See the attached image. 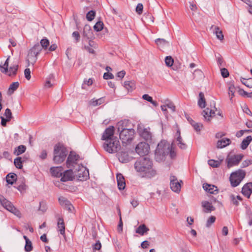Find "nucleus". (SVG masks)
<instances>
[{
    "label": "nucleus",
    "instance_id": "42",
    "mask_svg": "<svg viewBox=\"0 0 252 252\" xmlns=\"http://www.w3.org/2000/svg\"><path fill=\"white\" fill-rule=\"evenodd\" d=\"M94 28L95 31L99 32L101 31L103 28V23L101 21H98L94 26Z\"/></svg>",
    "mask_w": 252,
    "mask_h": 252
},
{
    "label": "nucleus",
    "instance_id": "13",
    "mask_svg": "<svg viewBox=\"0 0 252 252\" xmlns=\"http://www.w3.org/2000/svg\"><path fill=\"white\" fill-rule=\"evenodd\" d=\"M78 159V155L72 152L69 155L66 160V166L70 168L76 164V161Z\"/></svg>",
    "mask_w": 252,
    "mask_h": 252
},
{
    "label": "nucleus",
    "instance_id": "34",
    "mask_svg": "<svg viewBox=\"0 0 252 252\" xmlns=\"http://www.w3.org/2000/svg\"><path fill=\"white\" fill-rule=\"evenodd\" d=\"M26 150V147L24 145H21L15 148L13 154L16 156H19L24 153Z\"/></svg>",
    "mask_w": 252,
    "mask_h": 252
},
{
    "label": "nucleus",
    "instance_id": "5",
    "mask_svg": "<svg viewBox=\"0 0 252 252\" xmlns=\"http://www.w3.org/2000/svg\"><path fill=\"white\" fill-rule=\"evenodd\" d=\"M245 171L242 169H239L232 173L230 176V181L231 186L233 187L238 186L245 178Z\"/></svg>",
    "mask_w": 252,
    "mask_h": 252
},
{
    "label": "nucleus",
    "instance_id": "63",
    "mask_svg": "<svg viewBox=\"0 0 252 252\" xmlns=\"http://www.w3.org/2000/svg\"><path fill=\"white\" fill-rule=\"evenodd\" d=\"M101 248V244L99 241H98L93 246V249L95 250H99Z\"/></svg>",
    "mask_w": 252,
    "mask_h": 252
},
{
    "label": "nucleus",
    "instance_id": "39",
    "mask_svg": "<svg viewBox=\"0 0 252 252\" xmlns=\"http://www.w3.org/2000/svg\"><path fill=\"white\" fill-rule=\"evenodd\" d=\"M235 87L234 85H230L228 88V94L230 96V100H232V98L234 96L235 92Z\"/></svg>",
    "mask_w": 252,
    "mask_h": 252
},
{
    "label": "nucleus",
    "instance_id": "6",
    "mask_svg": "<svg viewBox=\"0 0 252 252\" xmlns=\"http://www.w3.org/2000/svg\"><path fill=\"white\" fill-rule=\"evenodd\" d=\"M103 147L109 153H116L121 148L120 142L116 138L106 141L104 143Z\"/></svg>",
    "mask_w": 252,
    "mask_h": 252
},
{
    "label": "nucleus",
    "instance_id": "38",
    "mask_svg": "<svg viewBox=\"0 0 252 252\" xmlns=\"http://www.w3.org/2000/svg\"><path fill=\"white\" fill-rule=\"evenodd\" d=\"M22 158L19 157L14 159V164L15 167L18 169H22L23 167V162L22 161Z\"/></svg>",
    "mask_w": 252,
    "mask_h": 252
},
{
    "label": "nucleus",
    "instance_id": "4",
    "mask_svg": "<svg viewBox=\"0 0 252 252\" xmlns=\"http://www.w3.org/2000/svg\"><path fill=\"white\" fill-rule=\"evenodd\" d=\"M67 153V150L63 145L56 144L54 149V161L58 164L62 163L64 160Z\"/></svg>",
    "mask_w": 252,
    "mask_h": 252
},
{
    "label": "nucleus",
    "instance_id": "44",
    "mask_svg": "<svg viewBox=\"0 0 252 252\" xmlns=\"http://www.w3.org/2000/svg\"><path fill=\"white\" fill-rule=\"evenodd\" d=\"M37 59V57H34L33 56H30V54H28L27 60V61L28 62V65H30V63H31L33 65L36 62Z\"/></svg>",
    "mask_w": 252,
    "mask_h": 252
},
{
    "label": "nucleus",
    "instance_id": "61",
    "mask_svg": "<svg viewBox=\"0 0 252 252\" xmlns=\"http://www.w3.org/2000/svg\"><path fill=\"white\" fill-rule=\"evenodd\" d=\"M252 164V160L246 159L244 160L242 163V167L244 168L248 167L249 165Z\"/></svg>",
    "mask_w": 252,
    "mask_h": 252
},
{
    "label": "nucleus",
    "instance_id": "57",
    "mask_svg": "<svg viewBox=\"0 0 252 252\" xmlns=\"http://www.w3.org/2000/svg\"><path fill=\"white\" fill-rule=\"evenodd\" d=\"M47 205L46 204L42 202L40 203L39 210L42 211V212H45L47 210Z\"/></svg>",
    "mask_w": 252,
    "mask_h": 252
},
{
    "label": "nucleus",
    "instance_id": "29",
    "mask_svg": "<svg viewBox=\"0 0 252 252\" xmlns=\"http://www.w3.org/2000/svg\"><path fill=\"white\" fill-rule=\"evenodd\" d=\"M6 182L8 184L13 185L17 180V175L13 173H10L7 175Z\"/></svg>",
    "mask_w": 252,
    "mask_h": 252
},
{
    "label": "nucleus",
    "instance_id": "11",
    "mask_svg": "<svg viewBox=\"0 0 252 252\" xmlns=\"http://www.w3.org/2000/svg\"><path fill=\"white\" fill-rule=\"evenodd\" d=\"M114 127L113 126H110L104 131L101 139L106 142V141L110 140V139H115L116 138L114 136Z\"/></svg>",
    "mask_w": 252,
    "mask_h": 252
},
{
    "label": "nucleus",
    "instance_id": "36",
    "mask_svg": "<svg viewBox=\"0 0 252 252\" xmlns=\"http://www.w3.org/2000/svg\"><path fill=\"white\" fill-rule=\"evenodd\" d=\"M199 97V99L198 101V105L201 108H204L205 107L206 101L204 94L202 92H200Z\"/></svg>",
    "mask_w": 252,
    "mask_h": 252
},
{
    "label": "nucleus",
    "instance_id": "60",
    "mask_svg": "<svg viewBox=\"0 0 252 252\" xmlns=\"http://www.w3.org/2000/svg\"><path fill=\"white\" fill-rule=\"evenodd\" d=\"M114 78V75L111 73L105 72L103 74V78L107 80L109 79H113Z\"/></svg>",
    "mask_w": 252,
    "mask_h": 252
},
{
    "label": "nucleus",
    "instance_id": "16",
    "mask_svg": "<svg viewBox=\"0 0 252 252\" xmlns=\"http://www.w3.org/2000/svg\"><path fill=\"white\" fill-rule=\"evenodd\" d=\"M203 189L207 192L210 194H217L219 192L217 187L211 184L204 183L203 185Z\"/></svg>",
    "mask_w": 252,
    "mask_h": 252
},
{
    "label": "nucleus",
    "instance_id": "23",
    "mask_svg": "<svg viewBox=\"0 0 252 252\" xmlns=\"http://www.w3.org/2000/svg\"><path fill=\"white\" fill-rule=\"evenodd\" d=\"M215 113L214 110L210 109L209 108H207L203 111L202 115L203 116L205 120L209 121L210 118L214 116Z\"/></svg>",
    "mask_w": 252,
    "mask_h": 252
},
{
    "label": "nucleus",
    "instance_id": "7",
    "mask_svg": "<svg viewBox=\"0 0 252 252\" xmlns=\"http://www.w3.org/2000/svg\"><path fill=\"white\" fill-rule=\"evenodd\" d=\"M244 157V155L242 154L228 155L226 159L227 166L228 168L231 167L238 165Z\"/></svg>",
    "mask_w": 252,
    "mask_h": 252
},
{
    "label": "nucleus",
    "instance_id": "58",
    "mask_svg": "<svg viewBox=\"0 0 252 252\" xmlns=\"http://www.w3.org/2000/svg\"><path fill=\"white\" fill-rule=\"evenodd\" d=\"M143 6L142 3H138L136 7V11L138 14H141L142 13Z\"/></svg>",
    "mask_w": 252,
    "mask_h": 252
},
{
    "label": "nucleus",
    "instance_id": "50",
    "mask_svg": "<svg viewBox=\"0 0 252 252\" xmlns=\"http://www.w3.org/2000/svg\"><path fill=\"white\" fill-rule=\"evenodd\" d=\"M239 94L243 96L252 98V92L248 93L244 91L243 89H240L239 91Z\"/></svg>",
    "mask_w": 252,
    "mask_h": 252
},
{
    "label": "nucleus",
    "instance_id": "21",
    "mask_svg": "<svg viewBox=\"0 0 252 252\" xmlns=\"http://www.w3.org/2000/svg\"><path fill=\"white\" fill-rule=\"evenodd\" d=\"M57 226L60 234L64 236L65 235V224L63 218H59L58 219Z\"/></svg>",
    "mask_w": 252,
    "mask_h": 252
},
{
    "label": "nucleus",
    "instance_id": "17",
    "mask_svg": "<svg viewBox=\"0 0 252 252\" xmlns=\"http://www.w3.org/2000/svg\"><path fill=\"white\" fill-rule=\"evenodd\" d=\"M59 201L60 205L64 207H65L66 209H67L69 211H71L72 209L73 208V206L71 204L69 201H68L67 199H66L64 197H60L59 198Z\"/></svg>",
    "mask_w": 252,
    "mask_h": 252
},
{
    "label": "nucleus",
    "instance_id": "40",
    "mask_svg": "<svg viewBox=\"0 0 252 252\" xmlns=\"http://www.w3.org/2000/svg\"><path fill=\"white\" fill-rule=\"evenodd\" d=\"M9 58V57H8L6 59L3 65H0V70H1V72H2V73H6L8 72Z\"/></svg>",
    "mask_w": 252,
    "mask_h": 252
},
{
    "label": "nucleus",
    "instance_id": "45",
    "mask_svg": "<svg viewBox=\"0 0 252 252\" xmlns=\"http://www.w3.org/2000/svg\"><path fill=\"white\" fill-rule=\"evenodd\" d=\"M165 64L169 67L171 66L173 63V59L171 56H167L165 59Z\"/></svg>",
    "mask_w": 252,
    "mask_h": 252
},
{
    "label": "nucleus",
    "instance_id": "27",
    "mask_svg": "<svg viewBox=\"0 0 252 252\" xmlns=\"http://www.w3.org/2000/svg\"><path fill=\"white\" fill-rule=\"evenodd\" d=\"M149 231V229L146 226L145 224H142L140 225L136 229V233L142 236L145 233Z\"/></svg>",
    "mask_w": 252,
    "mask_h": 252
},
{
    "label": "nucleus",
    "instance_id": "35",
    "mask_svg": "<svg viewBox=\"0 0 252 252\" xmlns=\"http://www.w3.org/2000/svg\"><path fill=\"white\" fill-rule=\"evenodd\" d=\"M124 87L128 91H132L135 88V84L133 81H126L124 82Z\"/></svg>",
    "mask_w": 252,
    "mask_h": 252
},
{
    "label": "nucleus",
    "instance_id": "2",
    "mask_svg": "<svg viewBox=\"0 0 252 252\" xmlns=\"http://www.w3.org/2000/svg\"><path fill=\"white\" fill-rule=\"evenodd\" d=\"M169 154L171 158H174L176 156L175 151L169 143L164 140L161 141L155 150L156 160L159 162L163 161Z\"/></svg>",
    "mask_w": 252,
    "mask_h": 252
},
{
    "label": "nucleus",
    "instance_id": "43",
    "mask_svg": "<svg viewBox=\"0 0 252 252\" xmlns=\"http://www.w3.org/2000/svg\"><path fill=\"white\" fill-rule=\"evenodd\" d=\"M95 12L94 11L91 10L86 15V18L89 21H92L95 17Z\"/></svg>",
    "mask_w": 252,
    "mask_h": 252
},
{
    "label": "nucleus",
    "instance_id": "56",
    "mask_svg": "<svg viewBox=\"0 0 252 252\" xmlns=\"http://www.w3.org/2000/svg\"><path fill=\"white\" fill-rule=\"evenodd\" d=\"M221 74L223 78L228 77L229 73L228 70L225 68L221 69Z\"/></svg>",
    "mask_w": 252,
    "mask_h": 252
},
{
    "label": "nucleus",
    "instance_id": "62",
    "mask_svg": "<svg viewBox=\"0 0 252 252\" xmlns=\"http://www.w3.org/2000/svg\"><path fill=\"white\" fill-rule=\"evenodd\" d=\"M142 98L144 99L151 102V103H154L152 97L151 96H149L148 94H144L142 96Z\"/></svg>",
    "mask_w": 252,
    "mask_h": 252
},
{
    "label": "nucleus",
    "instance_id": "37",
    "mask_svg": "<svg viewBox=\"0 0 252 252\" xmlns=\"http://www.w3.org/2000/svg\"><path fill=\"white\" fill-rule=\"evenodd\" d=\"M241 82L247 87L250 88H252V78L246 79L245 78L241 77Z\"/></svg>",
    "mask_w": 252,
    "mask_h": 252
},
{
    "label": "nucleus",
    "instance_id": "52",
    "mask_svg": "<svg viewBox=\"0 0 252 252\" xmlns=\"http://www.w3.org/2000/svg\"><path fill=\"white\" fill-rule=\"evenodd\" d=\"M193 127L194 130L196 131H199L203 126V125L200 123H197L194 122L192 125H191Z\"/></svg>",
    "mask_w": 252,
    "mask_h": 252
},
{
    "label": "nucleus",
    "instance_id": "49",
    "mask_svg": "<svg viewBox=\"0 0 252 252\" xmlns=\"http://www.w3.org/2000/svg\"><path fill=\"white\" fill-rule=\"evenodd\" d=\"M33 247L32 245V243L31 241H27L26 242V245L25 246V251L26 252H30L32 250Z\"/></svg>",
    "mask_w": 252,
    "mask_h": 252
},
{
    "label": "nucleus",
    "instance_id": "46",
    "mask_svg": "<svg viewBox=\"0 0 252 252\" xmlns=\"http://www.w3.org/2000/svg\"><path fill=\"white\" fill-rule=\"evenodd\" d=\"M103 102L104 99L103 98H100L96 100L92 99L91 101V103L92 105L95 106L101 104Z\"/></svg>",
    "mask_w": 252,
    "mask_h": 252
},
{
    "label": "nucleus",
    "instance_id": "15",
    "mask_svg": "<svg viewBox=\"0 0 252 252\" xmlns=\"http://www.w3.org/2000/svg\"><path fill=\"white\" fill-rule=\"evenodd\" d=\"M74 178L72 169H70L63 172V175L61 179L62 182L72 181Z\"/></svg>",
    "mask_w": 252,
    "mask_h": 252
},
{
    "label": "nucleus",
    "instance_id": "31",
    "mask_svg": "<svg viewBox=\"0 0 252 252\" xmlns=\"http://www.w3.org/2000/svg\"><path fill=\"white\" fill-rule=\"evenodd\" d=\"M252 140V137L251 136H248L246 138L244 139L241 144V148L243 150L247 149L250 142Z\"/></svg>",
    "mask_w": 252,
    "mask_h": 252
},
{
    "label": "nucleus",
    "instance_id": "19",
    "mask_svg": "<svg viewBox=\"0 0 252 252\" xmlns=\"http://www.w3.org/2000/svg\"><path fill=\"white\" fill-rule=\"evenodd\" d=\"M118 187L120 190H123L125 188L126 183L123 175L121 173L117 174L116 176Z\"/></svg>",
    "mask_w": 252,
    "mask_h": 252
},
{
    "label": "nucleus",
    "instance_id": "28",
    "mask_svg": "<svg viewBox=\"0 0 252 252\" xmlns=\"http://www.w3.org/2000/svg\"><path fill=\"white\" fill-rule=\"evenodd\" d=\"M155 42L159 48H164L169 46V42L163 38H158L155 40Z\"/></svg>",
    "mask_w": 252,
    "mask_h": 252
},
{
    "label": "nucleus",
    "instance_id": "18",
    "mask_svg": "<svg viewBox=\"0 0 252 252\" xmlns=\"http://www.w3.org/2000/svg\"><path fill=\"white\" fill-rule=\"evenodd\" d=\"M242 193L247 197L249 198L252 193V183L245 184L242 188Z\"/></svg>",
    "mask_w": 252,
    "mask_h": 252
},
{
    "label": "nucleus",
    "instance_id": "26",
    "mask_svg": "<svg viewBox=\"0 0 252 252\" xmlns=\"http://www.w3.org/2000/svg\"><path fill=\"white\" fill-rule=\"evenodd\" d=\"M202 206L204 208L205 213H209L215 210V208L211 203L207 201L202 202Z\"/></svg>",
    "mask_w": 252,
    "mask_h": 252
},
{
    "label": "nucleus",
    "instance_id": "51",
    "mask_svg": "<svg viewBox=\"0 0 252 252\" xmlns=\"http://www.w3.org/2000/svg\"><path fill=\"white\" fill-rule=\"evenodd\" d=\"M91 29L89 26L85 25L83 29V35L85 36H88L91 33Z\"/></svg>",
    "mask_w": 252,
    "mask_h": 252
},
{
    "label": "nucleus",
    "instance_id": "25",
    "mask_svg": "<svg viewBox=\"0 0 252 252\" xmlns=\"http://www.w3.org/2000/svg\"><path fill=\"white\" fill-rule=\"evenodd\" d=\"M119 160L122 163H126L129 161V157L127 152H121L118 154Z\"/></svg>",
    "mask_w": 252,
    "mask_h": 252
},
{
    "label": "nucleus",
    "instance_id": "33",
    "mask_svg": "<svg viewBox=\"0 0 252 252\" xmlns=\"http://www.w3.org/2000/svg\"><path fill=\"white\" fill-rule=\"evenodd\" d=\"M19 86V83L18 82H13L9 86L7 94H8L11 95L14 91H15Z\"/></svg>",
    "mask_w": 252,
    "mask_h": 252
},
{
    "label": "nucleus",
    "instance_id": "41",
    "mask_svg": "<svg viewBox=\"0 0 252 252\" xmlns=\"http://www.w3.org/2000/svg\"><path fill=\"white\" fill-rule=\"evenodd\" d=\"M40 45L42 47V49L43 48L44 49H46L49 45V40L46 38H44L41 39L40 41Z\"/></svg>",
    "mask_w": 252,
    "mask_h": 252
},
{
    "label": "nucleus",
    "instance_id": "8",
    "mask_svg": "<svg viewBox=\"0 0 252 252\" xmlns=\"http://www.w3.org/2000/svg\"><path fill=\"white\" fill-rule=\"evenodd\" d=\"M0 203L4 208L9 212L13 213L17 216H19L20 215V212L12 204V203L1 195H0Z\"/></svg>",
    "mask_w": 252,
    "mask_h": 252
},
{
    "label": "nucleus",
    "instance_id": "55",
    "mask_svg": "<svg viewBox=\"0 0 252 252\" xmlns=\"http://www.w3.org/2000/svg\"><path fill=\"white\" fill-rule=\"evenodd\" d=\"M119 216H120V221H119V224L118 226V230L119 232H122V231H123V222L122 220L121 214L120 209H119Z\"/></svg>",
    "mask_w": 252,
    "mask_h": 252
},
{
    "label": "nucleus",
    "instance_id": "30",
    "mask_svg": "<svg viewBox=\"0 0 252 252\" xmlns=\"http://www.w3.org/2000/svg\"><path fill=\"white\" fill-rule=\"evenodd\" d=\"M18 68V65L14 64L10 66L9 69H8V72L4 73L9 76H14L17 74V71Z\"/></svg>",
    "mask_w": 252,
    "mask_h": 252
},
{
    "label": "nucleus",
    "instance_id": "47",
    "mask_svg": "<svg viewBox=\"0 0 252 252\" xmlns=\"http://www.w3.org/2000/svg\"><path fill=\"white\" fill-rule=\"evenodd\" d=\"M36 54L38 55L42 50V47L38 43L36 44L31 49Z\"/></svg>",
    "mask_w": 252,
    "mask_h": 252
},
{
    "label": "nucleus",
    "instance_id": "3",
    "mask_svg": "<svg viewBox=\"0 0 252 252\" xmlns=\"http://www.w3.org/2000/svg\"><path fill=\"white\" fill-rule=\"evenodd\" d=\"M126 122L121 121L117 124L118 131L120 132L119 136L122 142L124 144H127L131 142L134 138L135 130L133 128H126Z\"/></svg>",
    "mask_w": 252,
    "mask_h": 252
},
{
    "label": "nucleus",
    "instance_id": "22",
    "mask_svg": "<svg viewBox=\"0 0 252 252\" xmlns=\"http://www.w3.org/2000/svg\"><path fill=\"white\" fill-rule=\"evenodd\" d=\"M231 143L230 139L227 138H223L219 140L217 144V147L218 149L223 148L229 145Z\"/></svg>",
    "mask_w": 252,
    "mask_h": 252
},
{
    "label": "nucleus",
    "instance_id": "32",
    "mask_svg": "<svg viewBox=\"0 0 252 252\" xmlns=\"http://www.w3.org/2000/svg\"><path fill=\"white\" fill-rule=\"evenodd\" d=\"M176 145L181 149H186L187 146L185 143L183 142V139L181 136L177 137L175 141Z\"/></svg>",
    "mask_w": 252,
    "mask_h": 252
},
{
    "label": "nucleus",
    "instance_id": "54",
    "mask_svg": "<svg viewBox=\"0 0 252 252\" xmlns=\"http://www.w3.org/2000/svg\"><path fill=\"white\" fill-rule=\"evenodd\" d=\"M216 220V217L215 216L210 217L207 220L206 223V226L209 227L212 223H213Z\"/></svg>",
    "mask_w": 252,
    "mask_h": 252
},
{
    "label": "nucleus",
    "instance_id": "53",
    "mask_svg": "<svg viewBox=\"0 0 252 252\" xmlns=\"http://www.w3.org/2000/svg\"><path fill=\"white\" fill-rule=\"evenodd\" d=\"M4 116L5 117V118L8 119L9 120L11 119L12 116L11 110L9 108H7L4 112Z\"/></svg>",
    "mask_w": 252,
    "mask_h": 252
},
{
    "label": "nucleus",
    "instance_id": "64",
    "mask_svg": "<svg viewBox=\"0 0 252 252\" xmlns=\"http://www.w3.org/2000/svg\"><path fill=\"white\" fill-rule=\"evenodd\" d=\"M166 106L168 108L172 110L173 112H174L175 111V106L172 102H169L168 103L166 104Z\"/></svg>",
    "mask_w": 252,
    "mask_h": 252
},
{
    "label": "nucleus",
    "instance_id": "9",
    "mask_svg": "<svg viewBox=\"0 0 252 252\" xmlns=\"http://www.w3.org/2000/svg\"><path fill=\"white\" fill-rule=\"evenodd\" d=\"M149 145L146 142H140L135 147L136 152L141 156L147 155L149 153Z\"/></svg>",
    "mask_w": 252,
    "mask_h": 252
},
{
    "label": "nucleus",
    "instance_id": "10",
    "mask_svg": "<svg viewBox=\"0 0 252 252\" xmlns=\"http://www.w3.org/2000/svg\"><path fill=\"white\" fill-rule=\"evenodd\" d=\"M182 181H180L179 182L176 177L175 176H170V188L172 191L175 192H179L181 190V185Z\"/></svg>",
    "mask_w": 252,
    "mask_h": 252
},
{
    "label": "nucleus",
    "instance_id": "20",
    "mask_svg": "<svg viewBox=\"0 0 252 252\" xmlns=\"http://www.w3.org/2000/svg\"><path fill=\"white\" fill-rule=\"evenodd\" d=\"M50 172L52 175L54 177H62L63 169L62 167H53L50 168Z\"/></svg>",
    "mask_w": 252,
    "mask_h": 252
},
{
    "label": "nucleus",
    "instance_id": "24",
    "mask_svg": "<svg viewBox=\"0 0 252 252\" xmlns=\"http://www.w3.org/2000/svg\"><path fill=\"white\" fill-rule=\"evenodd\" d=\"M213 31L214 33H215L217 38L221 40L223 39V35L222 34V32L221 30H220V28L218 26H212L211 28Z\"/></svg>",
    "mask_w": 252,
    "mask_h": 252
},
{
    "label": "nucleus",
    "instance_id": "1",
    "mask_svg": "<svg viewBox=\"0 0 252 252\" xmlns=\"http://www.w3.org/2000/svg\"><path fill=\"white\" fill-rule=\"evenodd\" d=\"M135 170L141 173L142 176L151 178L156 174V171L153 168L152 161L148 157L139 158L134 164Z\"/></svg>",
    "mask_w": 252,
    "mask_h": 252
},
{
    "label": "nucleus",
    "instance_id": "12",
    "mask_svg": "<svg viewBox=\"0 0 252 252\" xmlns=\"http://www.w3.org/2000/svg\"><path fill=\"white\" fill-rule=\"evenodd\" d=\"M75 176L79 181L87 180L89 177V171L83 166H82L79 168Z\"/></svg>",
    "mask_w": 252,
    "mask_h": 252
},
{
    "label": "nucleus",
    "instance_id": "59",
    "mask_svg": "<svg viewBox=\"0 0 252 252\" xmlns=\"http://www.w3.org/2000/svg\"><path fill=\"white\" fill-rule=\"evenodd\" d=\"M24 75H25V78L28 80H29L31 79V70H30V68L25 69V70L24 71Z\"/></svg>",
    "mask_w": 252,
    "mask_h": 252
},
{
    "label": "nucleus",
    "instance_id": "48",
    "mask_svg": "<svg viewBox=\"0 0 252 252\" xmlns=\"http://www.w3.org/2000/svg\"><path fill=\"white\" fill-rule=\"evenodd\" d=\"M208 164L213 167H218L220 165V161L214 159H210L208 160Z\"/></svg>",
    "mask_w": 252,
    "mask_h": 252
},
{
    "label": "nucleus",
    "instance_id": "14",
    "mask_svg": "<svg viewBox=\"0 0 252 252\" xmlns=\"http://www.w3.org/2000/svg\"><path fill=\"white\" fill-rule=\"evenodd\" d=\"M139 133L140 136L147 141H151L152 138V134L150 131L149 128H145L142 129H139Z\"/></svg>",
    "mask_w": 252,
    "mask_h": 252
}]
</instances>
